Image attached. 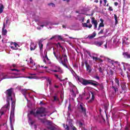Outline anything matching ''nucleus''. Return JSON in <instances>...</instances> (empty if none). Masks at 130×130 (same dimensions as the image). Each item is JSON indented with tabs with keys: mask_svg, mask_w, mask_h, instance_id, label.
I'll list each match as a JSON object with an SVG mask.
<instances>
[{
	"mask_svg": "<svg viewBox=\"0 0 130 130\" xmlns=\"http://www.w3.org/2000/svg\"><path fill=\"white\" fill-rule=\"evenodd\" d=\"M74 67L75 68V69H78V68H79V66H78L77 64H74Z\"/></svg>",
	"mask_w": 130,
	"mask_h": 130,
	"instance_id": "nucleus-53",
	"label": "nucleus"
},
{
	"mask_svg": "<svg viewBox=\"0 0 130 130\" xmlns=\"http://www.w3.org/2000/svg\"><path fill=\"white\" fill-rule=\"evenodd\" d=\"M104 33V29H101L100 32H98V35H100V34H103Z\"/></svg>",
	"mask_w": 130,
	"mask_h": 130,
	"instance_id": "nucleus-35",
	"label": "nucleus"
},
{
	"mask_svg": "<svg viewBox=\"0 0 130 130\" xmlns=\"http://www.w3.org/2000/svg\"><path fill=\"white\" fill-rule=\"evenodd\" d=\"M13 93H14V88H10L5 92V93L6 95L7 104L4 105L2 108L10 109V101H11V109L15 110L16 107V102L13 101V96H12Z\"/></svg>",
	"mask_w": 130,
	"mask_h": 130,
	"instance_id": "nucleus-1",
	"label": "nucleus"
},
{
	"mask_svg": "<svg viewBox=\"0 0 130 130\" xmlns=\"http://www.w3.org/2000/svg\"><path fill=\"white\" fill-rule=\"evenodd\" d=\"M58 45H59V47H60V48H62V49H63V47L61 46V45H60V43H57Z\"/></svg>",
	"mask_w": 130,
	"mask_h": 130,
	"instance_id": "nucleus-52",
	"label": "nucleus"
},
{
	"mask_svg": "<svg viewBox=\"0 0 130 130\" xmlns=\"http://www.w3.org/2000/svg\"><path fill=\"white\" fill-rule=\"evenodd\" d=\"M47 82L49 83V85H51V80H50V79L48 78L47 79Z\"/></svg>",
	"mask_w": 130,
	"mask_h": 130,
	"instance_id": "nucleus-42",
	"label": "nucleus"
},
{
	"mask_svg": "<svg viewBox=\"0 0 130 130\" xmlns=\"http://www.w3.org/2000/svg\"><path fill=\"white\" fill-rule=\"evenodd\" d=\"M10 44L11 45H14L15 46H10L11 49L13 50H17L18 47H20V46H19V45L16 42H11Z\"/></svg>",
	"mask_w": 130,
	"mask_h": 130,
	"instance_id": "nucleus-6",
	"label": "nucleus"
},
{
	"mask_svg": "<svg viewBox=\"0 0 130 130\" xmlns=\"http://www.w3.org/2000/svg\"><path fill=\"white\" fill-rule=\"evenodd\" d=\"M12 67L13 68H17V64H13Z\"/></svg>",
	"mask_w": 130,
	"mask_h": 130,
	"instance_id": "nucleus-57",
	"label": "nucleus"
},
{
	"mask_svg": "<svg viewBox=\"0 0 130 130\" xmlns=\"http://www.w3.org/2000/svg\"><path fill=\"white\" fill-rule=\"evenodd\" d=\"M88 28H89V29L92 28V24H89V25H88Z\"/></svg>",
	"mask_w": 130,
	"mask_h": 130,
	"instance_id": "nucleus-56",
	"label": "nucleus"
},
{
	"mask_svg": "<svg viewBox=\"0 0 130 130\" xmlns=\"http://www.w3.org/2000/svg\"><path fill=\"white\" fill-rule=\"evenodd\" d=\"M54 38H56V35L53 36L50 38V40H52V39H54Z\"/></svg>",
	"mask_w": 130,
	"mask_h": 130,
	"instance_id": "nucleus-55",
	"label": "nucleus"
},
{
	"mask_svg": "<svg viewBox=\"0 0 130 130\" xmlns=\"http://www.w3.org/2000/svg\"><path fill=\"white\" fill-rule=\"evenodd\" d=\"M8 34V30L6 29V23H3V26L2 28V35H4V36H6L7 34Z\"/></svg>",
	"mask_w": 130,
	"mask_h": 130,
	"instance_id": "nucleus-8",
	"label": "nucleus"
},
{
	"mask_svg": "<svg viewBox=\"0 0 130 130\" xmlns=\"http://www.w3.org/2000/svg\"><path fill=\"white\" fill-rule=\"evenodd\" d=\"M36 48V45L34 44V43H31L30 46V49L31 51H33V50H35Z\"/></svg>",
	"mask_w": 130,
	"mask_h": 130,
	"instance_id": "nucleus-14",
	"label": "nucleus"
},
{
	"mask_svg": "<svg viewBox=\"0 0 130 130\" xmlns=\"http://www.w3.org/2000/svg\"><path fill=\"white\" fill-rule=\"evenodd\" d=\"M94 79H96V80H100V77L98 76V75H96L94 77Z\"/></svg>",
	"mask_w": 130,
	"mask_h": 130,
	"instance_id": "nucleus-44",
	"label": "nucleus"
},
{
	"mask_svg": "<svg viewBox=\"0 0 130 130\" xmlns=\"http://www.w3.org/2000/svg\"><path fill=\"white\" fill-rule=\"evenodd\" d=\"M100 62H103V60L101 59L100 58H99L98 60Z\"/></svg>",
	"mask_w": 130,
	"mask_h": 130,
	"instance_id": "nucleus-54",
	"label": "nucleus"
},
{
	"mask_svg": "<svg viewBox=\"0 0 130 130\" xmlns=\"http://www.w3.org/2000/svg\"><path fill=\"white\" fill-rule=\"evenodd\" d=\"M30 125H33V124H34V121H30Z\"/></svg>",
	"mask_w": 130,
	"mask_h": 130,
	"instance_id": "nucleus-58",
	"label": "nucleus"
},
{
	"mask_svg": "<svg viewBox=\"0 0 130 130\" xmlns=\"http://www.w3.org/2000/svg\"><path fill=\"white\" fill-rule=\"evenodd\" d=\"M51 72H53V73H59V74H63V71H58L56 70H51Z\"/></svg>",
	"mask_w": 130,
	"mask_h": 130,
	"instance_id": "nucleus-21",
	"label": "nucleus"
},
{
	"mask_svg": "<svg viewBox=\"0 0 130 130\" xmlns=\"http://www.w3.org/2000/svg\"><path fill=\"white\" fill-rule=\"evenodd\" d=\"M83 27H86V28H88V24L87 23H82Z\"/></svg>",
	"mask_w": 130,
	"mask_h": 130,
	"instance_id": "nucleus-39",
	"label": "nucleus"
},
{
	"mask_svg": "<svg viewBox=\"0 0 130 130\" xmlns=\"http://www.w3.org/2000/svg\"><path fill=\"white\" fill-rule=\"evenodd\" d=\"M27 79H34V76H27Z\"/></svg>",
	"mask_w": 130,
	"mask_h": 130,
	"instance_id": "nucleus-51",
	"label": "nucleus"
},
{
	"mask_svg": "<svg viewBox=\"0 0 130 130\" xmlns=\"http://www.w3.org/2000/svg\"><path fill=\"white\" fill-rule=\"evenodd\" d=\"M108 11H110L111 12L113 11V9L112 8V7H109V8L108 9Z\"/></svg>",
	"mask_w": 130,
	"mask_h": 130,
	"instance_id": "nucleus-49",
	"label": "nucleus"
},
{
	"mask_svg": "<svg viewBox=\"0 0 130 130\" xmlns=\"http://www.w3.org/2000/svg\"><path fill=\"white\" fill-rule=\"evenodd\" d=\"M55 68L56 69V70H57V71H63L62 70H61V68H60V67L56 66Z\"/></svg>",
	"mask_w": 130,
	"mask_h": 130,
	"instance_id": "nucleus-33",
	"label": "nucleus"
},
{
	"mask_svg": "<svg viewBox=\"0 0 130 130\" xmlns=\"http://www.w3.org/2000/svg\"><path fill=\"white\" fill-rule=\"evenodd\" d=\"M92 59H93V60L94 59V60L95 61H97L98 60L99 58L97 57H94V56H92Z\"/></svg>",
	"mask_w": 130,
	"mask_h": 130,
	"instance_id": "nucleus-40",
	"label": "nucleus"
},
{
	"mask_svg": "<svg viewBox=\"0 0 130 130\" xmlns=\"http://www.w3.org/2000/svg\"><path fill=\"white\" fill-rule=\"evenodd\" d=\"M43 41L40 40L39 41V46L41 52L43 51V44H42Z\"/></svg>",
	"mask_w": 130,
	"mask_h": 130,
	"instance_id": "nucleus-10",
	"label": "nucleus"
},
{
	"mask_svg": "<svg viewBox=\"0 0 130 130\" xmlns=\"http://www.w3.org/2000/svg\"><path fill=\"white\" fill-rule=\"evenodd\" d=\"M67 62H63L61 64L63 65L64 67H65L66 68H67L68 69V65H67V63H66Z\"/></svg>",
	"mask_w": 130,
	"mask_h": 130,
	"instance_id": "nucleus-38",
	"label": "nucleus"
},
{
	"mask_svg": "<svg viewBox=\"0 0 130 130\" xmlns=\"http://www.w3.org/2000/svg\"><path fill=\"white\" fill-rule=\"evenodd\" d=\"M29 63L33 65V66L31 67V68L32 70L35 71V70H36L37 69V67H36V63H35V62H34V61H33V60L31 61H30Z\"/></svg>",
	"mask_w": 130,
	"mask_h": 130,
	"instance_id": "nucleus-11",
	"label": "nucleus"
},
{
	"mask_svg": "<svg viewBox=\"0 0 130 130\" xmlns=\"http://www.w3.org/2000/svg\"><path fill=\"white\" fill-rule=\"evenodd\" d=\"M125 130H129V129L128 127L126 126V127H125Z\"/></svg>",
	"mask_w": 130,
	"mask_h": 130,
	"instance_id": "nucleus-64",
	"label": "nucleus"
},
{
	"mask_svg": "<svg viewBox=\"0 0 130 130\" xmlns=\"http://www.w3.org/2000/svg\"><path fill=\"white\" fill-rule=\"evenodd\" d=\"M58 62H59V63H63V62H64V61L62 60V57L61 56H59V57H58Z\"/></svg>",
	"mask_w": 130,
	"mask_h": 130,
	"instance_id": "nucleus-19",
	"label": "nucleus"
},
{
	"mask_svg": "<svg viewBox=\"0 0 130 130\" xmlns=\"http://www.w3.org/2000/svg\"><path fill=\"white\" fill-rule=\"evenodd\" d=\"M100 27H104V23H100L99 24Z\"/></svg>",
	"mask_w": 130,
	"mask_h": 130,
	"instance_id": "nucleus-47",
	"label": "nucleus"
},
{
	"mask_svg": "<svg viewBox=\"0 0 130 130\" xmlns=\"http://www.w3.org/2000/svg\"><path fill=\"white\" fill-rule=\"evenodd\" d=\"M82 125H83V123L80 122H79V126L81 127V126H82Z\"/></svg>",
	"mask_w": 130,
	"mask_h": 130,
	"instance_id": "nucleus-63",
	"label": "nucleus"
},
{
	"mask_svg": "<svg viewBox=\"0 0 130 130\" xmlns=\"http://www.w3.org/2000/svg\"><path fill=\"white\" fill-rule=\"evenodd\" d=\"M90 19L91 20V23L94 25V30H96L98 25V21L95 19V17H90Z\"/></svg>",
	"mask_w": 130,
	"mask_h": 130,
	"instance_id": "nucleus-5",
	"label": "nucleus"
},
{
	"mask_svg": "<svg viewBox=\"0 0 130 130\" xmlns=\"http://www.w3.org/2000/svg\"><path fill=\"white\" fill-rule=\"evenodd\" d=\"M47 128L48 130H56V127L54 125H48Z\"/></svg>",
	"mask_w": 130,
	"mask_h": 130,
	"instance_id": "nucleus-16",
	"label": "nucleus"
},
{
	"mask_svg": "<svg viewBox=\"0 0 130 130\" xmlns=\"http://www.w3.org/2000/svg\"><path fill=\"white\" fill-rule=\"evenodd\" d=\"M114 5L116 6H118V3H117V2H115V3H114Z\"/></svg>",
	"mask_w": 130,
	"mask_h": 130,
	"instance_id": "nucleus-61",
	"label": "nucleus"
},
{
	"mask_svg": "<svg viewBox=\"0 0 130 130\" xmlns=\"http://www.w3.org/2000/svg\"><path fill=\"white\" fill-rule=\"evenodd\" d=\"M44 58H46L47 61H49L48 62V64H51V62L50 61V59L48 58V57L47 56V52H46V54L44 56Z\"/></svg>",
	"mask_w": 130,
	"mask_h": 130,
	"instance_id": "nucleus-18",
	"label": "nucleus"
},
{
	"mask_svg": "<svg viewBox=\"0 0 130 130\" xmlns=\"http://www.w3.org/2000/svg\"><path fill=\"white\" fill-rule=\"evenodd\" d=\"M71 104H70L69 105V106H68V110L69 111H72V108H71Z\"/></svg>",
	"mask_w": 130,
	"mask_h": 130,
	"instance_id": "nucleus-45",
	"label": "nucleus"
},
{
	"mask_svg": "<svg viewBox=\"0 0 130 130\" xmlns=\"http://www.w3.org/2000/svg\"><path fill=\"white\" fill-rule=\"evenodd\" d=\"M37 117H38V119H39V120H41V121L42 122V123H45V120H44V119H42V118H40L39 117V116H38Z\"/></svg>",
	"mask_w": 130,
	"mask_h": 130,
	"instance_id": "nucleus-29",
	"label": "nucleus"
},
{
	"mask_svg": "<svg viewBox=\"0 0 130 130\" xmlns=\"http://www.w3.org/2000/svg\"><path fill=\"white\" fill-rule=\"evenodd\" d=\"M27 117L29 121H32V118H31V116H30V114H27Z\"/></svg>",
	"mask_w": 130,
	"mask_h": 130,
	"instance_id": "nucleus-32",
	"label": "nucleus"
},
{
	"mask_svg": "<svg viewBox=\"0 0 130 130\" xmlns=\"http://www.w3.org/2000/svg\"><path fill=\"white\" fill-rule=\"evenodd\" d=\"M63 126L64 127V128L67 130H70V127L69 126V125L67 124L66 125V124H63Z\"/></svg>",
	"mask_w": 130,
	"mask_h": 130,
	"instance_id": "nucleus-30",
	"label": "nucleus"
},
{
	"mask_svg": "<svg viewBox=\"0 0 130 130\" xmlns=\"http://www.w3.org/2000/svg\"><path fill=\"white\" fill-rule=\"evenodd\" d=\"M14 117H15V110L11 109L10 116V120L11 123H12V120L13 118H14Z\"/></svg>",
	"mask_w": 130,
	"mask_h": 130,
	"instance_id": "nucleus-9",
	"label": "nucleus"
},
{
	"mask_svg": "<svg viewBox=\"0 0 130 130\" xmlns=\"http://www.w3.org/2000/svg\"><path fill=\"white\" fill-rule=\"evenodd\" d=\"M114 19L115 21V25H117L118 24V21L117 20V16L114 14Z\"/></svg>",
	"mask_w": 130,
	"mask_h": 130,
	"instance_id": "nucleus-24",
	"label": "nucleus"
},
{
	"mask_svg": "<svg viewBox=\"0 0 130 130\" xmlns=\"http://www.w3.org/2000/svg\"><path fill=\"white\" fill-rule=\"evenodd\" d=\"M83 86H87V85H92V86H94V87H97L99 83L97 81H95L92 80H87V79H83L82 82L81 83Z\"/></svg>",
	"mask_w": 130,
	"mask_h": 130,
	"instance_id": "nucleus-2",
	"label": "nucleus"
},
{
	"mask_svg": "<svg viewBox=\"0 0 130 130\" xmlns=\"http://www.w3.org/2000/svg\"><path fill=\"white\" fill-rule=\"evenodd\" d=\"M115 82L117 84V86H119V80L117 78H115Z\"/></svg>",
	"mask_w": 130,
	"mask_h": 130,
	"instance_id": "nucleus-26",
	"label": "nucleus"
},
{
	"mask_svg": "<svg viewBox=\"0 0 130 130\" xmlns=\"http://www.w3.org/2000/svg\"><path fill=\"white\" fill-rule=\"evenodd\" d=\"M85 67L86 68V71L88 72V74H90L92 72V68H91V66L88 63V61H85Z\"/></svg>",
	"mask_w": 130,
	"mask_h": 130,
	"instance_id": "nucleus-7",
	"label": "nucleus"
},
{
	"mask_svg": "<svg viewBox=\"0 0 130 130\" xmlns=\"http://www.w3.org/2000/svg\"><path fill=\"white\" fill-rule=\"evenodd\" d=\"M90 93L91 94V99L88 102V103H92V102L95 100V94H94V92H90Z\"/></svg>",
	"mask_w": 130,
	"mask_h": 130,
	"instance_id": "nucleus-12",
	"label": "nucleus"
},
{
	"mask_svg": "<svg viewBox=\"0 0 130 130\" xmlns=\"http://www.w3.org/2000/svg\"><path fill=\"white\" fill-rule=\"evenodd\" d=\"M122 55L125 58H130V54H129L127 52H123L122 53Z\"/></svg>",
	"mask_w": 130,
	"mask_h": 130,
	"instance_id": "nucleus-15",
	"label": "nucleus"
},
{
	"mask_svg": "<svg viewBox=\"0 0 130 130\" xmlns=\"http://www.w3.org/2000/svg\"><path fill=\"white\" fill-rule=\"evenodd\" d=\"M47 125H52V121L49 120L47 121Z\"/></svg>",
	"mask_w": 130,
	"mask_h": 130,
	"instance_id": "nucleus-34",
	"label": "nucleus"
},
{
	"mask_svg": "<svg viewBox=\"0 0 130 130\" xmlns=\"http://www.w3.org/2000/svg\"><path fill=\"white\" fill-rule=\"evenodd\" d=\"M79 109H80L82 113L84 115L85 117H87V110L85 107H83L82 104H80L79 106Z\"/></svg>",
	"mask_w": 130,
	"mask_h": 130,
	"instance_id": "nucleus-4",
	"label": "nucleus"
},
{
	"mask_svg": "<svg viewBox=\"0 0 130 130\" xmlns=\"http://www.w3.org/2000/svg\"><path fill=\"white\" fill-rule=\"evenodd\" d=\"M48 6H52V7H55V5L53 3H49Z\"/></svg>",
	"mask_w": 130,
	"mask_h": 130,
	"instance_id": "nucleus-48",
	"label": "nucleus"
},
{
	"mask_svg": "<svg viewBox=\"0 0 130 130\" xmlns=\"http://www.w3.org/2000/svg\"><path fill=\"white\" fill-rule=\"evenodd\" d=\"M72 129L73 130H77V128H76V127H75V126H73L72 127Z\"/></svg>",
	"mask_w": 130,
	"mask_h": 130,
	"instance_id": "nucleus-62",
	"label": "nucleus"
},
{
	"mask_svg": "<svg viewBox=\"0 0 130 130\" xmlns=\"http://www.w3.org/2000/svg\"><path fill=\"white\" fill-rule=\"evenodd\" d=\"M5 9V7H4V5L1 4L0 6V14H2L4 12V9Z\"/></svg>",
	"mask_w": 130,
	"mask_h": 130,
	"instance_id": "nucleus-22",
	"label": "nucleus"
},
{
	"mask_svg": "<svg viewBox=\"0 0 130 130\" xmlns=\"http://www.w3.org/2000/svg\"><path fill=\"white\" fill-rule=\"evenodd\" d=\"M127 77L128 80H130V74H129V73H128V72H127Z\"/></svg>",
	"mask_w": 130,
	"mask_h": 130,
	"instance_id": "nucleus-50",
	"label": "nucleus"
},
{
	"mask_svg": "<svg viewBox=\"0 0 130 130\" xmlns=\"http://www.w3.org/2000/svg\"><path fill=\"white\" fill-rule=\"evenodd\" d=\"M46 113V109L44 107H41L39 108L38 110H37V114L38 116H39L38 115H40L41 117H43V116H45L46 114H44V113ZM44 114V115H43Z\"/></svg>",
	"mask_w": 130,
	"mask_h": 130,
	"instance_id": "nucleus-3",
	"label": "nucleus"
},
{
	"mask_svg": "<svg viewBox=\"0 0 130 130\" xmlns=\"http://www.w3.org/2000/svg\"><path fill=\"white\" fill-rule=\"evenodd\" d=\"M22 93H26V92H27V90H26V89H22Z\"/></svg>",
	"mask_w": 130,
	"mask_h": 130,
	"instance_id": "nucleus-60",
	"label": "nucleus"
},
{
	"mask_svg": "<svg viewBox=\"0 0 130 130\" xmlns=\"http://www.w3.org/2000/svg\"><path fill=\"white\" fill-rule=\"evenodd\" d=\"M121 88L123 90V91H125V90H126V85H125V84H123L121 85Z\"/></svg>",
	"mask_w": 130,
	"mask_h": 130,
	"instance_id": "nucleus-27",
	"label": "nucleus"
},
{
	"mask_svg": "<svg viewBox=\"0 0 130 130\" xmlns=\"http://www.w3.org/2000/svg\"><path fill=\"white\" fill-rule=\"evenodd\" d=\"M54 75L55 77V78H56V79H58V80H60V78H59V76H58V75L56 74H54Z\"/></svg>",
	"mask_w": 130,
	"mask_h": 130,
	"instance_id": "nucleus-37",
	"label": "nucleus"
},
{
	"mask_svg": "<svg viewBox=\"0 0 130 130\" xmlns=\"http://www.w3.org/2000/svg\"><path fill=\"white\" fill-rule=\"evenodd\" d=\"M85 52H86V53H87V54H88L90 57H92V56L91 55V53H90L89 51L86 50Z\"/></svg>",
	"mask_w": 130,
	"mask_h": 130,
	"instance_id": "nucleus-41",
	"label": "nucleus"
},
{
	"mask_svg": "<svg viewBox=\"0 0 130 130\" xmlns=\"http://www.w3.org/2000/svg\"><path fill=\"white\" fill-rule=\"evenodd\" d=\"M56 38H58V39L59 40H62V37H61L59 35H56Z\"/></svg>",
	"mask_w": 130,
	"mask_h": 130,
	"instance_id": "nucleus-31",
	"label": "nucleus"
},
{
	"mask_svg": "<svg viewBox=\"0 0 130 130\" xmlns=\"http://www.w3.org/2000/svg\"><path fill=\"white\" fill-rule=\"evenodd\" d=\"M30 114H32V115H34V116H35V117H37L38 115H37V112H36V113L34 112V111L31 110L30 111V113H29V115Z\"/></svg>",
	"mask_w": 130,
	"mask_h": 130,
	"instance_id": "nucleus-20",
	"label": "nucleus"
},
{
	"mask_svg": "<svg viewBox=\"0 0 130 130\" xmlns=\"http://www.w3.org/2000/svg\"><path fill=\"white\" fill-rule=\"evenodd\" d=\"M112 88L113 91H114L115 93H116V92H118V88H117L115 86H112Z\"/></svg>",
	"mask_w": 130,
	"mask_h": 130,
	"instance_id": "nucleus-25",
	"label": "nucleus"
},
{
	"mask_svg": "<svg viewBox=\"0 0 130 130\" xmlns=\"http://www.w3.org/2000/svg\"><path fill=\"white\" fill-rule=\"evenodd\" d=\"M100 21L101 23H104V20L102 18L100 19Z\"/></svg>",
	"mask_w": 130,
	"mask_h": 130,
	"instance_id": "nucleus-59",
	"label": "nucleus"
},
{
	"mask_svg": "<svg viewBox=\"0 0 130 130\" xmlns=\"http://www.w3.org/2000/svg\"><path fill=\"white\" fill-rule=\"evenodd\" d=\"M96 45H99V46H101L103 43H104V41H101V42H95Z\"/></svg>",
	"mask_w": 130,
	"mask_h": 130,
	"instance_id": "nucleus-23",
	"label": "nucleus"
},
{
	"mask_svg": "<svg viewBox=\"0 0 130 130\" xmlns=\"http://www.w3.org/2000/svg\"><path fill=\"white\" fill-rule=\"evenodd\" d=\"M53 98H54V101H58V98H57V97L54 96Z\"/></svg>",
	"mask_w": 130,
	"mask_h": 130,
	"instance_id": "nucleus-43",
	"label": "nucleus"
},
{
	"mask_svg": "<svg viewBox=\"0 0 130 130\" xmlns=\"http://www.w3.org/2000/svg\"><path fill=\"white\" fill-rule=\"evenodd\" d=\"M11 71H12V72H14V71H15V72H17L18 73H19V72H20V70H19L16 69H11Z\"/></svg>",
	"mask_w": 130,
	"mask_h": 130,
	"instance_id": "nucleus-36",
	"label": "nucleus"
},
{
	"mask_svg": "<svg viewBox=\"0 0 130 130\" xmlns=\"http://www.w3.org/2000/svg\"><path fill=\"white\" fill-rule=\"evenodd\" d=\"M62 57L63 58L64 62H67V61H68V56H67V54L64 53L62 54Z\"/></svg>",
	"mask_w": 130,
	"mask_h": 130,
	"instance_id": "nucleus-17",
	"label": "nucleus"
},
{
	"mask_svg": "<svg viewBox=\"0 0 130 130\" xmlns=\"http://www.w3.org/2000/svg\"><path fill=\"white\" fill-rule=\"evenodd\" d=\"M53 54L56 59H58V57L56 55V53L55 51L53 52Z\"/></svg>",
	"mask_w": 130,
	"mask_h": 130,
	"instance_id": "nucleus-46",
	"label": "nucleus"
},
{
	"mask_svg": "<svg viewBox=\"0 0 130 130\" xmlns=\"http://www.w3.org/2000/svg\"><path fill=\"white\" fill-rule=\"evenodd\" d=\"M99 71L101 74H103V73H104V69H102V68L101 67L99 68Z\"/></svg>",
	"mask_w": 130,
	"mask_h": 130,
	"instance_id": "nucleus-28",
	"label": "nucleus"
},
{
	"mask_svg": "<svg viewBox=\"0 0 130 130\" xmlns=\"http://www.w3.org/2000/svg\"><path fill=\"white\" fill-rule=\"evenodd\" d=\"M96 35H97V34L96 33V32L94 31L92 35H88L87 38H88L89 39H93L94 37H96Z\"/></svg>",
	"mask_w": 130,
	"mask_h": 130,
	"instance_id": "nucleus-13",
	"label": "nucleus"
}]
</instances>
